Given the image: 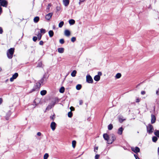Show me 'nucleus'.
I'll list each match as a JSON object with an SVG mask.
<instances>
[{
    "label": "nucleus",
    "instance_id": "f704fd0d",
    "mask_svg": "<svg viewBox=\"0 0 159 159\" xmlns=\"http://www.w3.org/2000/svg\"><path fill=\"white\" fill-rule=\"evenodd\" d=\"M40 32L41 33L44 34L45 33L46 31L45 29H41L40 30Z\"/></svg>",
    "mask_w": 159,
    "mask_h": 159
},
{
    "label": "nucleus",
    "instance_id": "864d4df0",
    "mask_svg": "<svg viewBox=\"0 0 159 159\" xmlns=\"http://www.w3.org/2000/svg\"><path fill=\"white\" fill-rule=\"evenodd\" d=\"M41 134L40 132H38L37 133V135L39 136H40L41 135Z\"/></svg>",
    "mask_w": 159,
    "mask_h": 159
},
{
    "label": "nucleus",
    "instance_id": "f8f14e48",
    "mask_svg": "<svg viewBox=\"0 0 159 159\" xmlns=\"http://www.w3.org/2000/svg\"><path fill=\"white\" fill-rule=\"evenodd\" d=\"M63 2L64 5L66 6H67L69 3V0H63Z\"/></svg>",
    "mask_w": 159,
    "mask_h": 159
},
{
    "label": "nucleus",
    "instance_id": "7ed1b4c3",
    "mask_svg": "<svg viewBox=\"0 0 159 159\" xmlns=\"http://www.w3.org/2000/svg\"><path fill=\"white\" fill-rule=\"evenodd\" d=\"M102 75V73L101 72H98V75H95L94 78V80L97 81L99 80L100 78V76Z\"/></svg>",
    "mask_w": 159,
    "mask_h": 159
},
{
    "label": "nucleus",
    "instance_id": "e433bc0d",
    "mask_svg": "<svg viewBox=\"0 0 159 159\" xmlns=\"http://www.w3.org/2000/svg\"><path fill=\"white\" fill-rule=\"evenodd\" d=\"M59 42L60 43L62 44L64 42V40L63 39H61L60 40Z\"/></svg>",
    "mask_w": 159,
    "mask_h": 159
},
{
    "label": "nucleus",
    "instance_id": "a18cd8bd",
    "mask_svg": "<svg viewBox=\"0 0 159 159\" xmlns=\"http://www.w3.org/2000/svg\"><path fill=\"white\" fill-rule=\"evenodd\" d=\"M39 44L40 45H43V42L42 41H40Z\"/></svg>",
    "mask_w": 159,
    "mask_h": 159
},
{
    "label": "nucleus",
    "instance_id": "f257e3e1",
    "mask_svg": "<svg viewBox=\"0 0 159 159\" xmlns=\"http://www.w3.org/2000/svg\"><path fill=\"white\" fill-rule=\"evenodd\" d=\"M14 52V48H11L8 49L7 52V56L9 59H11L13 57V55Z\"/></svg>",
    "mask_w": 159,
    "mask_h": 159
},
{
    "label": "nucleus",
    "instance_id": "393cba45",
    "mask_svg": "<svg viewBox=\"0 0 159 159\" xmlns=\"http://www.w3.org/2000/svg\"><path fill=\"white\" fill-rule=\"evenodd\" d=\"M125 120V119L123 118V117H119V120L120 122L121 123L124 120Z\"/></svg>",
    "mask_w": 159,
    "mask_h": 159
},
{
    "label": "nucleus",
    "instance_id": "4d7b16f0",
    "mask_svg": "<svg viewBox=\"0 0 159 159\" xmlns=\"http://www.w3.org/2000/svg\"><path fill=\"white\" fill-rule=\"evenodd\" d=\"M140 101L139 99V98H137L136 100V102H139Z\"/></svg>",
    "mask_w": 159,
    "mask_h": 159
},
{
    "label": "nucleus",
    "instance_id": "20e7f679",
    "mask_svg": "<svg viewBox=\"0 0 159 159\" xmlns=\"http://www.w3.org/2000/svg\"><path fill=\"white\" fill-rule=\"evenodd\" d=\"M111 138H110V140L108 141V143H112L116 139V137L115 135L113 134H111Z\"/></svg>",
    "mask_w": 159,
    "mask_h": 159
},
{
    "label": "nucleus",
    "instance_id": "6e6d98bb",
    "mask_svg": "<svg viewBox=\"0 0 159 159\" xmlns=\"http://www.w3.org/2000/svg\"><path fill=\"white\" fill-rule=\"evenodd\" d=\"M2 98H0V105L2 103Z\"/></svg>",
    "mask_w": 159,
    "mask_h": 159
},
{
    "label": "nucleus",
    "instance_id": "9d476101",
    "mask_svg": "<svg viewBox=\"0 0 159 159\" xmlns=\"http://www.w3.org/2000/svg\"><path fill=\"white\" fill-rule=\"evenodd\" d=\"M103 137L104 139L107 141V143H108V141L110 140V138L107 134H105L103 135Z\"/></svg>",
    "mask_w": 159,
    "mask_h": 159
},
{
    "label": "nucleus",
    "instance_id": "aec40b11",
    "mask_svg": "<svg viewBox=\"0 0 159 159\" xmlns=\"http://www.w3.org/2000/svg\"><path fill=\"white\" fill-rule=\"evenodd\" d=\"M75 20L73 19L70 20L69 21V23L70 25H73L75 23Z\"/></svg>",
    "mask_w": 159,
    "mask_h": 159
},
{
    "label": "nucleus",
    "instance_id": "2f4dec72",
    "mask_svg": "<svg viewBox=\"0 0 159 159\" xmlns=\"http://www.w3.org/2000/svg\"><path fill=\"white\" fill-rule=\"evenodd\" d=\"M113 128V125L111 124H110L108 126V128L109 130H111Z\"/></svg>",
    "mask_w": 159,
    "mask_h": 159
},
{
    "label": "nucleus",
    "instance_id": "9b49d317",
    "mask_svg": "<svg viewBox=\"0 0 159 159\" xmlns=\"http://www.w3.org/2000/svg\"><path fill=\"white\" fill-rule=\"evenodd\" d=\"M156 120V118L154 115H151V122L152 124L155 122Z\"/></svg>",
    "mask_w": 159,
    "mask_h": 159
},
{
    "label": "nucleus",
    "instance_id": "13d9d810",
    "mask_svg": "<svg viewBox=\"0 0 159 159\" xmlns=\"http://www.w3.org/2000/svg\"><path fill=\"white\" fill-rule=\"evenodd\" d=\"M80 2H83L84 0H80Z\"/></svg>",
    "mask_w": 159,
    "mask_h": 159
},
{
    "label": "nucleus",
    "instance_id": "ea45409f",
    "mask_svg": "<svg viewBox=\"0 0 159 159\" xmlns=\"http://www.w3.org/2000/svg\"><path fill=\"white\" fill-rule=\"evenodd\" d=\"M37 37L36 36H34L33 37V40L35 42L37 40Z\"/></svg>",
    "mask_w": 159,
    "mask_h": 159
},
{
    "label": "nucleus",
    "instance_id": "603ef678",
    "mask_svg": "<svg viewBox=\"0 0 159 159\" xmlns=\"http://www.w3.org/2000/svg\"><path fill=\"white\" fill-rule=\"evenodd\" d=\"M141 93L142 95H144L145 93V91H142L141 92Z\"/></svg>",
    "mask_w": 159,
    "mask_h": 159
},
{
    "label": "nucleus",
    "instance_id": "473e14b6",
    "mask_svg": "<svg viewBox=\"0 0 159 159\" xmlns=\"http://www.w3.org/2000/svg\"><path fill=\"white\" fill-rule=\"evenodd\" d=\"M76 143V142L75 141L73 140L72 141V147L74 148H75V147Z\"/></svg>",
    "mask_w": 159,
    "mask_h": 159
},
{
    "label": "nucleus",
    "instance_id": "bb28decb",
    "mask_svg": "<svg viewBox=\"0 0 159 159\" xmlns=\"http://www.w3.org/2000/svg\"><path fill=\"white\" fill-rule=\"evenodd\" d=\"M49 157V155L48 153H45L43 156L44 159H47Z\"/></svg>",
    "mask_w": 159,
    "mask_h": 159
},
{
    "label": "nucleus",
    "instance_id": "bf43d9fd",
    "mask_svg": "<svg viewBox=\"0 0 159 159\" xmlns=\"http://www.w3.org/2000/svg\"><path fill=\"white\" fill-rule=\"evenodd\" d=\"M158 153L159 154V147L158 148Z\"/></svg>",
    "mask_w": 159,
    "mask_h": 159
},
{
    "label": "nucleus",
    "instance_id": "de8ad7c7",
    "mask_svg": "<svg viewBox=\"0 0 159 159\" xmlns=\"http://www.w3.org/2000/svg\"><path fill=\"white\" fill-rule=\"evenodd\" d=\"M70 109L71 110V111H73L75 110L74 107H70Z\"/></svg>",
    "mask_w": 159,
    "mask_h": 159
},
{
    "label": "nucleus",
    "instance_id": "4c0bfd02",
    "mask_svg": "<svg viewBox=\"0 0 159 159\" xmlns=\"http://www.w3.org/2000/svg\"><path fill=\"white\" fill-rule=\"evenodd\" d=\"M56 8L57 11H60L61 10V8L60 6H57Z\"/></svg>",
    "mask_w": 159,
    "mask_h": 159
},
{
    "label": "nucleus",
    "instance_id": "052dcab7",
    "mask_svg": "<svg viewBox=\"0 0 159 159\" xmlns=\"http://www.w3.org/2000/svg\"><path fill=\"white\" fill-rule=\"evenodd\" d=\"M2 70L1 68L0 67V72Z\"/></svg>",
    "mask_w": 159,
    "mask_h": 159
},
{
    "label": "nucleus",
    "instance_id": "6ab92c4d",
    "mask_svg": "<svg viewBox=\"0 0 159 159\" xmlns=\"http://www.w3.org/2000/svg\"><path fill=\"white\" fill-rule=\"evenodd\" d=\"M48 34H49V36L50 37H52L54 33H53V31H52V30H50L48 32Z\"/></svg>",
    "mask_w": 159,
    "mask_h": 159
},
{
    "label": "nucleus",
    "instance_id": "3c124183",
    "mask_svg": "<svg viewBox=\"0 0 159 159\" xmlns=\"http://www.w3.org/2000/svg\"><path fill=\"white\" fill-rule=\"evenodd\" d=\"M134 155L136 159H140L136 155L134 154Z\"/></svg>",
    "mask_w": 159,
    "mask_h": 159
},
{
    "label": "nucleus",
    "instance_id": "c9c22d12",
    "mask_svg": "<svg viewBox=\"0 0 159 159\" xmlns=\"http://www.w3.org/2000/svg\"><path fill=\"white\" fill-rule=\"evenodd\" d=\"M37 36L38 38V40H40L41 38L42 35L41 34L39 33V34H38Z\"/></svg>",
    "mask_w": 159,
    "mask_h": 159
},
{
    "label": "nucleus",
    "instance_id": "4be33fe9",
    "mask_svg": "<svg viewBox=\"0 0 159 159\" xmlns=\"http://www.w3.org/2000/svg\"><path fill=\"white\" fill-rule=\"evenodd\" d=\"M154 134L156 136L159 137V131L155 130L154 131Z\"/></svg>",
    "mask_w": 159,
    "mask_h": 159
},
{
    "label": "nucleus",
    "instance_id": "c756f323",
    "mask_svg": "<svg viewBox=\"0 0 159 159\" xmlns=\"http://www.w3.org/2000/svg\"><path fill=\"white\" fill-rule=\"evenodd\" d=\"M150 133L151 132H152L153 131V129L152 126L150 125Z\"/></svg>",
    "mask_w": 159,
    "mask_h": 159
},
{
    "label": "nucleus",
    "instance_id": "412c9836",
    "mask_svg": "<svg viewBox=\"0 0 159 159\" xmlns=\"http://www.w3.org/2000/svg\"><path fill=\"white\" fill-rule=\"evenodd\" d=\"M121 75L120 73H118L116 75L115 77L116 79H119L121 77Z\"/></svg>",
    "mask_w": 159,
    "mask_h": 159
},
{
    "label": "nucleus",
    "instance_id": "dca6fc26",
    "mask_svg": "<svg viewBox=\"0 0 159 159\" xmlns=\"http://www.w3.org/2000/svg\"><path fill=\"white\" fill-rule=\"evenodd\" d=\"M64 50V49L62 48H59L58 49V51L60 53H63Z\"/></svg>",
    "mask_w": 159,
    "mask_h": 159
},
{
    "label": "nucleus",
    "instance_id": "a878e982",
    "mask_svg": "<svg viewBox=\"0 0 159 159\" xmlns=\"http://www.w3.org/2000/svg\"><path fill=\"white\" fill-rule=\"evenodd\" d=\"M82 87V86L81 84H77L76 86V89L78 90H80Z\"/></svg>",
    "mask_w": 159,
    "mask_h": 159
},
{
    "label": "nucleus",
    "instance_id": "0e129e2a",
    "mask_svg": "<svg viewBox=\"0 0 159 159\" xmlns=\"http://www.w3.org/2000/svg\"><path fill=\"white\" fill-rule=\"evenodd\" d=\"M80 2H79V4H80Z\"/></svg>",
    "mask_w": 159,
    "mask_h": 159
},
{
    "label": "nucleus",
    "instance_id": "774afa93",
    "mask_svg": "<svg viewBox=\"0 0 159 159\" xmlns=\"http://www.w3.org/2000/svg\"><path fill=\"white\" fill-rule=\"evenodd\" d=\"M34 91V89H33V91Z\"/></svg>",
    "mask_w": 159,
    "mask_h": 159
},
{
    "label": "nucleus",
    "instance_id": "c03bdc74",
    "mask_svg": "<svg viewBox=\"0 0 159 159\" xmlns=\"http://www.w3.org/2000/svg\"><path fill=\"white\" fill-rule=\"evenodd\" d=\"M99 157V155H96L95 156V159H98Z\"/></svg>",
    "mask_w": 159,
    "mask_h": 159
},
{
    "label": "nucleus",
    "instance_id": "0eeeda50",
    "mask_svg": "<svg viewBox=\"0 0 159 159\" xmlns=\"http://www.w3.org/2000/svg\"><path fill=\"white\" fill-rule=\"evenodd\" d=\"M18 74L17 73H15L13 75L12 77L10 79V81L11 82H12L14 79H15L18 76Z\"/></svg>",
    "mask_w": 159,
    "mask_h": 159
},
{
    "label": "nucleus",
    "instance_id": "f03ea898",
    "mask_svg": "<svg viewBox=\"0 0 159 159\" xmlns=\"http://www.w3.org/2000/svg\"><path fill=\"white\" fill-rule=\"evenodd\" d=\"M8 2L6 0H0V6L7 7V6Z\"/></svg>",
    "mask_w": 159,
    "mask_h": 159
},
{
    "label": "nucleus",
    "instance_id": "58836bf2",
    "mask_svg": "<svg viewBox=\"0 0 159 159\" xmlns=\"http://www.w3.org/2000/svg\"><path fill=\"white\" fill-rule=\"evenodd\" d=\"M76 40V38L75 37H73L71 39V41L73 42Z\"/></svg>",
    "mask_w": 159,
    "mask_h": 159
},
{
    "label": "nucleus",
    "instance_id": "ddd939ff",
    "mask_svg": "<svg viewBox=\"0 0 159 159\" xmlns=\"http://www.w3.org/2000/svg\"><path fill=\"white\" fill-rule=\"evenodd\" d=\"M55 104V101H52L51 103V105L48 106L47 108V109H50L52 107H53Z\"/></svg>",
    "mask_w": 159,
    "mask_h": 159
},
{
    "label": "nucleus",
    "instance_id": "b1692460",
    "mask_svg": "<svg viewBox=\"0 0 159 159\" xmlns=\"http://www.w3.org/2000/svg\"><path fill=\"white\" fill-rule=\"evenodd\" d=\"M65 91V88L64 87H62L60 89L59 92L60 93H63Z\"/></svg>",
    "mask_w": 159,
    "mask_h": 159
},
{
    "label": "nucleus",
    "instance_id": "5701e85b",
    "mask_svg": "<svg viewBox=\"0 0 159 159\" xmlns=\"http://www.w3.org/2000/svg\"><path fill=\"white\" fill-rule=\"evenodd\" d=\"M47 93V91L45 90H43L40 92V94L42 95H45Z\"/></svg>",
    "mask_w": 159,
    "mask_h": 159
},
{
    "label": "nucleus",
    "instance_id": "2eb2a0df",
    "mask_svg": "<svg viewBox=\"0 0 159 159\" xmlns=\"http://www.w3.org/2000/svg\"><path fill=\"white\" fill-rule=\"evenodd\" d=\"M123 129L122 127H120L118 130V134L120 135H121L123 131Z\"/></svg>",
    "mask_w": 159,
    "mask_h": 159
},
{
    "label": "nucleus",
    "instance_id": "6e6552de",
    "mask_svg": "<svg viewBox=\"0 0 159 159\" xmlns=\"http://www.w3.org/2000/svg\"><path fill=\"white\" fill-rule=\"evenodd\" d=\"M132 150L136 153L139 152L140 151V149L138 147H135V148H131Z\"/></svg>",
    "mask_w": 159,
    "mask_h": 159
},
{
    "label": "nucleus",
    "instance_id": "1a4fd4ad",
    "mask_svg": "<svg viewBox=\"0 0 159 159\" xmlns=\"http://www.w3.org/2000/svg\"><path fill=\"white\" fill-rule=\"evenodd\" d=\"M56 124L55 122H53L51 123L50 127L52 129L53 131H54L55 130L56 127Z\"/></svg>",
    "mask_w": 159,
    "mask_h": 159
},
{
    "label": "nucleus",
    "instance_id": "7c9ffc66",
    "mask_svg": "<svg viewBox=\"0 0 159 159\" xmlns=\"http://www.w3.org/2000/svg\"><path fill=\"white\" fill-rule=\"evenodd\" d=\"M157 140V138L155 136H153L152 138V140L153 142H155Z\"/></svg>",
    "mask_w": 159,
    "mask_h": 159
},
{
    "label": "nucleus",
    "instance_id": "a211bd4d",
    "mask_svg": "<svg viewBox=\"0 0 159 159\" xmlns=\"http://www.w3.org/2000/svg\"><path fill=\"white\" fill-rule=\"evenodd\" d=\"M77 71L76 70H74L71 73V75L72 77H74L76 76Z\"/></svg>",
    "mask_w": 159,
    "mask_h": 159
},
{
    "label": "nucleus",
    "instance_id": "49530a36",
    "mask_svg": "<svg viewBox=\"0 0 159 159\" xmlns=\"http://www.w3.org/2000/svg\"><path fill=\"white\" fill-rule=\"evenodd\" d=\"M3 32V30L1 27H0V34H2Z\"/></svg>",
    "mask_w": 159,
    "mask_h": 159
},
{
    "label": "nucleus",
    "instance_id": "f3484780",
    "mask_svg": "<svg viewBox=\"0 0 159 159\" xmlns=\"http://www.w3.org/2000/svg\"><path fill=\"white\" fill-rule=\"evenodd\" d=\"M39 17L38 16H36L34 18V21L35 23H36L39 21Z\"/></svg>",
    "mask_w": 159,
    "mask_h": 159
},
{
    "label": "nucleus",
    "instance_id": "72a5a7b5",
    "mask_svg": "<svg viewBox=\"0 0 159 159\" xmlns=\"http://www.w3.org/2000/svg\"><path fill=\"white\" fill-rule=\"evenodd\" d=\"M68 116L69 117H71L72 116V113L71 111L69 112L68 113Z\"/></svg>",
    "mask_w": 159,
    "mask_h": 159
},
{
    "label": "nucleus",
    "instance_id": "680f3d73",
    "mask_svg": "<svg viewBox=\"0 0 159 159\" xmlns=\"http://www.w3.org/2000/svg\"><path fill=\"white\" fill-rule=\"evenodd\" d=\"M147 132H148V133H149V130H148V129H147Z\"/></svg>",
    "mask_w": 159,
    "mask_h": 159
},
{
    "label": "nucleus",
    "instance_id": "39448f33",
    "mask_svg": "<svg viewBox=\"0 0 159 159\" xmlns=\"http://www.w3.org/2000/svg\"><path fill=\"white\" fill-rule=\"evenodd\" d=\"M86 81L89 83H92L93 82V80L90 75H89L86 76Z\"/></svg>",
    "mask_w": 159,
    "mask_h": 159
},
{
    "label": "nucleus",
    "instance_id": "79ce46f5",
    "mask_svg": "<svg viewBox=\"0 0 159 159\" xmlns=\"http://www.w3.org/2000/svg\"><path fill=\"white\" fill-rule=\"evenodd\" d=\"M55 118V116L54 115H53L52 116H50V118L53 120Z\"/></svg>",
    "mask_w": 159,
    "mask_h": 159
},
{
    "label": "nucleus",
    "instance_id": "09e8293b",
    "mask_svg": "<svg viewBox=\"0 0 159 159\" xmlns=\"http://www.w3.org/2000/svg\"><path fill=\"white\" fill-rule=\"evenodd\" d=\"M42 63L41 62H40L39 63V64L38 65V66L39 67H41L42 66Z\"/></svg>",
    "mask_w": 159,
    "mask_h": 159
},
{
    "label": "nucleus",
    "instance_id": "8fccbe9b",
    "mask_svg": "<svg viewBox=\"0 0 159 159\" xmlns=\"http://www.w3.org/2000/svg\"><path fill=\"white\" fill-rule=\"evenodd\" d=\"M83 103V101L82 100H80L79 101V103L80 105H81Z\"/></svg>",
    "mask_w": 159,
    "mask_h": 159
},
{
    "label": "nucleus",
    "instance_id": "338daca9",
    "mask_svg": "<svg viewBox=\"0 0 159 159\" xmlns=\"http://www.w3.org/2000/svg\"><path fill=\"white\" fill-rule=\"evenodd\" d=\"M35 105H37V104H35Z\"/></svg>",
    "mask_w": 159,
    "mask_h": 159
},
{
    "label": "nucleus",
    "instance_id": "5fc2aeb1",
    "mask_svg": "<svg viewBox=\"0 0 159 159\" xmlns=\"http://www.w3.org/2000/svg\"><path fill=\"white\" fill-rule=\"evenodd\" d=\"M159 91V89H158V90H157L156 92V93L157 95H159V94L158 93Z\"/></svg>",
    "mask_w": 159,
    "mask_h": 159
},
{
    "label": "nucleus",
    "instance_id": "423d86ee",
    "mask_svg": "<svg viewBox=\"0 0 159 159\" xmlns=\"http://www.w3.org/2000/svg\"><path fill=\"white\" fill-rule=\"evenodd\" d=\"M52 15V13H49L46 15L45 18L46 20H49L51 18Z\"/></svg>",
    "mask_w": 159,
    "mask_h": 159
},
{
    "label": "nucleus",
    "instance_id": "c85d7f7f",
    "mask_svg": "<svg viewBox=\"0 0 159 159\" xmlns=\"http://www.w3.org/2000/svg\"><path fill=\"white\" fill-rule=\"evenodd\" d=\"M64 22L63 21H61L59 24V27L60 28H61L64 25Z\"/></svg>",
    "mask_w": 159,
    "mask_h": 159
},
{
    "label": "nucleus",
    "instance_id": "cd10ccee",
    "mask_svg": "<svg viewBox=\"0 0 159 159\" xmlns=\"http://www.w3.org/2000/svg\"><path fill=\"white\" fill-rule=\"evenodd\" d=\"M51 4L50 3H49L47 7V12H49V9H50V7H51Z\"/></svg>",
    "mask_w": 159,
    "mask_h": 159
},
{
    "label": "nucleus",
    "instance_id": "37998d69",
    "mask_svg": "<svg viewBox=\"0 0 159 159\" xmlns=\"http://www.w3.org/2000/svg\"><path fill=\"white\" fill-rule=\"evenodd\" d=\"M2 7L0 6V15L2 13Z\"/></svg>",
    "mask_w": 159,
    "mask_h": 159
},
{
    "label": "nucleus",
    "instance_id": "4468645a",
    "mask_svg": "<svg viewBox=\"0 0 159 159\" xmlns=\"http://www.w3.org/2000/svg\"><path fill=\"white\" fill-rule=\"evenodd\" d=\"M64 34L66 36H69L70 35V33L68 30H66L64 31Z\"/></svg>",
    "mask_w": 159,
    "mask_h": 159
},
{
    "label": "nucleus",
    "instance_id": "e2e57ef3",
    "mask_svg": "<svg viewBox=\"0 0 159 159\" xmlns=\"http://www.w3.org/2000/svg\"><path fill=\"white\" fill-rule=\"evenodd\" d=\"M35 102H35V101L34 102V103H35Z\"/></svg>",
    "mask_w": 159,
    "mask_h": 159
},
{
    "label": "nucleus",
    "instance_id": "a19ab883",
    "mask_svg": "<svg viewBox=\"0 0 159 159\" xmlns=\"http://www.w3.org/2000/svg\"><path fill=\"white\" fill-rule=\"evenodd\" d=\"M98 149V147H96L95 148H94V152H97Z\"/></svg>",
    "mask_w": 159,
    "mask_h": 159
},
{
    "label": "nucleus",
    "instance_id": "69168bd1",
    "mask_svg": "<svg viewBox=\"0 0 159 159\" xmlns=\"http://www.w3.org/2000/svg\"><path fill=\"white\" fill-rule=\"evenodd\" d=\"M54 28H55V27H54V26H53V29H54Z\"/></svg>",
    "mask_w": 159,
    "mask_h": 159
}]
</instances>
